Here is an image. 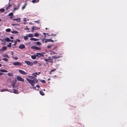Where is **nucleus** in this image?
Wrapping results in <instances>:
<instances>
[{
	"mask_svg": "<svg viewBox=\"0 0 127 127\" xmlns=\"http://www.w3.org/2000/svg\"><path fill=\"white\" fill-rule=\"evenodd\" d=\"M10 4V2H9L8 3V4H9L8 6H7L6 7V9L7 10L11 6V4Z\"/></svg>",
	"mask_w": 127,
	"mask_h": 127,
	"instance_id": "obj_22",
	"label": "nucleus"
},
{
	"mask_svg": "<svg viewBox=\"0 0 127 127\" xmlns=\"http://www.w3.org/2000/svg\"><path fill=\"white\" fill-rule=\"evenodd\" d=\"M38 55H32L31 56V58L33 59H36V57L38 56Z\"/></svg>",
	"mask_w": 127,
	"mask_h": 127,
	"instance_id": "obj_14",
	"label": "nucleus"
},
{
	"mask_svg": "<svg viewBox=\"0 0 127 127\" xmlns=\"http://www.w3.org/2000/svg\"><path fill=\"white\" fill-rule=\"evenodd\" d=\"M34 35L35 36L37 37L39 35V34L38 33H35L34 34Z\"/></svg>",
	"mask_w": 127,
	"mask_h": 127,
	"instance_id": "obj_40",
	"label": "nucleus"
},
{
	"mask_svg": "<svg viewBox=\"0 0 127 127\" xmlns=\"http://www.w3.org/2000/svg\"><path fill=\"white\" fill-rule=\"evenodd\" d=\"M35 87H33V90H34L35 89Z\"/></svg>",
	"mask_w": 127,
	"mask_h": 127,
	"instance_id": "obj_60",
	"label": "nucleus"
},
{
	"mask_svg": "<svg viewBox=\"0 0 127 127\" xmlns=\"http://www.w3.org/2000/svg\"><path fill=\"white\" fill-rule=\"evenodd\" d=\"M7 89H3L1 90V92H3L5 91H7Z\"/></svg>",
	"mask_w": 127,
	"mask_h": 127,
	"instance_id": "obj_45",
	"label": "nucleus"
},
{
	"mask_svg": "<svg viewBox=\"0 0 127 127\" xmlns=\"http://www.w3.org/2000/svg\"><path fill=\"white\" fill-rule=\"evenodd\" d=\"M11 32L13 34H17L19 33V32H18L15 31H12Z\"/></svg>",
	"mask_w": 127,
	"mask_h": 127,
	"instance_id": "obj_18",
	"label": "nucleus"
},
{
	"mask_svg": "<svg viewBox=\"0 0 127 127\" xmlns=\"http://www.w3.org/2000/svg\"><path fill=\"white\" fill-rule=\"evenodd\" d=\"M61 56H53L52 57V58L53 59H58V58H60Z\"/></svg>",
	"mask_w": 127,
	"mask_h": 127,
	"instance_id": "obj_13",
	"label": "nucleus"
},
{
	"mask_svg": "<svg viewBox=\"0 0 127 127\" xmlns=\"http://www.w3.org/2000/svg\"><path fill=\"white\" fill-rule=\"evenodd\" d=\"M33 64H36L37 63V62L36 61H34L33 62H32Z\"/></svg>",
	"mask_w": 127,
	"mask_h": 127,
	"instance_id": "obj_48",
	"label": "nucleus"
},
{
	"mask_svg": "<svg viewBox=\"0 0 127 127\" xmlns=\"http://www.w3.org/2000/svg\"><path fill=\"white\" fill-rule=\"evenodd\" d=\"M7 75L9 76H13V73H7Z\"/></svg>",
	"mask_w": 127,
	"mask_h": 127,
	"instance_id": "obj_24",
	"label": "nucleus"
},
{
	"mask_svg": "<svg viewBox=\"0 0 127 127\" xmlns=\"http://www.w3.org/2000/svg\"><path fill=\"white\" fill-rule=\"evenodd\" d=\"M5 40L8 42H9L10 41V39L8 38H6L5 39Z\"/></svg>",
	"mask_w": 127,
	"mask_h": 127,
	"instance_id": "obj_26",
	"label": "nucleus"
},
{
	"mask_svg": "<svg viewBox=\"0 0 127 127\" xmlns=\"http://www.w3.org/2000/svg\"><path fill=\"white\" fill-rule=\"evenodd\" d=\"M12 57L13 59L15 60H17L18 59V58L17 56L15 57L13 56Z\"/></svg>",
	"mask_w": 127,
	"mask_h": 127,
	"instance_id": "obj_33",
	"label": "nucleus"
},
{
	"mask_svg": "<svg viewBox=\"0 0 127 127\" xmlns=\"http://www.w3.org/2000/svg\"><path fill=\"white\" fill-rule=\"evenodd\" d=\"M2 66V65L0 64V67H1Z\"/></svg>",
	"mask_w": 127,
	"mask_h": 127,
	"instance_id": "obj_62",
	"label": "nucleus"
},
{
	"mask_svg": "<svg viewBox=\"0 0 127 127\" xmlns=\"http://www.w3.org/2000/svg\"><path fill=\"white\" fill-rule=\"evenodd\" d=\"M10 19H12V16H11L10 17Z\"/></svg>",
	"mask_w": 127,
	"mask_h": 127,
	"instance_id": "obj_59",
	"label": "nucleus"
},
{
	"mask_svg": "<svg viewBox=\"0 0 127 127\" xmlns=\"http://www.w3.org/2000/svg\"><path fill=\"white\" fill-rule=\"evenodd\" d=\"M28 77L30 79H32L34 78V77L31 76H29Z\"/></svg>",
	"mask_w": 127,
	"mask_h": 127,
	"instance_id": "obj_44",
	"label": "nucleus"
},
{
	"mask_svg": "<svg viewBox=\"0 0 127 127\" xmlns=\"http://www.w3.org/2000/svg\"><path fill=\"white\" fill-rule=\"evenodd\" d=\"M14 93L15 94H18V91L17 90H14Z\"/></svg>",
	"mask_w": 127,
	"mask_h": 127,
	"instance_id": "obj_39",
	"label": "nucleus"
},
{
	"mask_svg": "<svg viewBox=\"0 0 127 127\" xmlns=\"http://www.w3.org/2000/svg\"><path fill=\"white\" fill-rule=\"evenodd\" d=\"M39 93L40 94L42 95H44V93L42 91H40L39 92Z\"/></svg>",
	"mask_w": 127,
	"mask_h": 127,
	"instance_id": "obj_31",
	"label": "nucleus"
},
{
	"mask_svg": "<svg viewBox=\"0 0 127 127\" xmlns=\"http://www.w3.org/2000/svg\"><path fill=\"white\" fill-rule=\"evenodd\" d=\"M51 53L50 54L51 55H53L55 54H56V53L55 52L53 51H51Z\"/></svg>",
	"mask_w": 127,
	"mask_h": 127,
	"instance_id": "obj_23",
	"label": "nucleus"
},
{
	"mask_svg": "<svg viewBox=\"0 0 127 127\" xmlns=\"http://www.w3.org/2000/svg\"><path fill=\"white\" fill-rule=\"evenodd\" d=\"M55 70H56L55 69H53L52 70H51V72H54V71H55Z\"/></svg>",
	"mask_w": 127,
	"mask_h": 127,
	"instance_id": "obj_51",
	"label": "nucleus"
},
{
	"mask_svg": "<svg viewBox=\"0 0 127 127\" xmlns=\"http://www.w3.org/2000/svg\"><path fill=\"white\" fill-rule=\"evenodd\" d=\"M45 40V38H43V39H42V41H43V42Z\"/></svg>",
	"mask_w": 127,
	"mask_h": 127,
	"instance_id": "obj_57",
	"label": "nucleus"
},
{
	"mask_svg": "<svg viewBox=\"0 0 127 127\" xmlns=\"http://www.w3.org/2000/svg\"><path fill=\"white\" fill-rule=\"evenodd\" d=\"M54 41L51 39H45V42L47 43L48 42H54Z\"/></svg>",
	"mask_w": 127,
	"mask_h": 127,
	"instance_id": "obj_9",
	"label": "nucleus"
},
{
	"mask_svg": "<svg viewBox=\"0 0 127 127\" xmlns=\"http://www.w3.org/2000/svg\"><path fill=\"white\" fill-rule=\"evenodd\" d=\"M36 55H38V57H40V56H43V53H37Z\"/></svg>",
	"mask_w": 127,
	"mask_h": 127,
	"instance_id": "obj_12",
	"label": "nucleus"
},
{
	"mask_svg": "<svg viewBox=\"0 0 127 127\" xmlns=\"http://www.w3.org/2000/svg\"><path fill=\"white\" fill-rule=\"evenodd\" d=\"M10 41L11 42H13V40H10Z\"/></svg>",
	"mask_w": 127,
	"mask_h": 127,
	"instance_id": "obj_63",
	"label": "nucleus"
},
{
	"mask_svg": "<svg viewBox=\"0 0 127 127\" xmlns=\"http://www.w3.org/2000/svg\"><path fill=\"white\" fill-rule=\"evenodd\" d=\"M2 60L6 62H8V60L7 59L5 58H3L2 59Z\"/></svg>",
	"mask_w": 127,
	"mask_h": 127,
	"instance_id": "obj_29",
	"label": "nucleus"
},
{
	"mask_svg": "<svg viewBox=\"0 0 127 127\" xmlns=\"http://www.w3.org/2000/svg\"><path fill=\"white\" fill-rule=\"evenodd\" d=\"M10 37L11 39H13V38L12 36H10Z\"/></svg>",
	"mask_w": 127,
	"mask_h": 127,
	"instance_id": "obj_55",
	"label": "nucleus"
},
{
	"mask_svg": "<svg viewBox=\"0 0 127 127\" xmlns=\"http://www.w3.org/2000/svg\"><path fill=\"white\" fill-rule=\"evenodd\" d=\"M14 53L13 51H11V54L12 55H14Z\"/></svg>",
	"mask_w": 127,
	"mask_h": 127,
	"instance_id": "obj_49",
	"label": "nucleus"
},
{
	"mask_svg": "<svg viewBox=\"0 0 127 127\" xmlns=\"http://www.w3.org/2000/svg\"><path fill=\"white\" fill-rule=\"evenodd\" d=\"M19 72L21 74H23V75H26L27 74V73H26L24 71L20 70L19 69Z\"/></svg>",
	"mask_w": 127,
	"mask_h": 127,
	"instance_id": "obj_8",
	"label": "nucleus"
},
{
	"mask_svg": "<svg viewBox=\"0 0 127 127\" xmlns=\"http://www.w3.org/2000/svg\"><path fill=\"white\" fill-rule=\"evenodd\" d=\"M40 81L43 83H45V81L43 80H40Z\"/></svg>",
	"mask_w": 127,
	"mask_h": 127,
	"instance_id": "obj_37",
	"label": "nucleus"
},
{
	"mask_svg": "<svg viewBox=\"0 0 127 127\" xmlns=\"http://www.w3.org/2000/svg\"><path fill=\"white\" fill-rule=\"evenodd\" d=\"M7 47L4 46L0 50V51H3L6 50Z\"/></svg>",
	"mask_w": 127,
	"mask_h": 127,
	"instance_id": "obj_10",
	"label": "nucleus"
},
{
	"mask_svg": "<svg viewBox=\"0 0 127 127\" xmlns=\"http://www.w3.org/2000/svg\"><path fill=\"white\" fill-rule=\"evenodd\" d=\"M47 34L48 36H50V35H51V36H54V35H53V34H52V35H50L48 33H47Z\"/></svg>",
	"mask_w": 127,
	"mask_h": 127,
	"instance_id": "obj_52",
	"label": "nucleus"
},
{
	"mask_svg": "<svg viewBox=\"0 0 127 127\" xmlns=\"http://www.w3.org/2000/svg\"><path fill=\"white\" fill-rule=\"evenodd\" d=\"M43 34L45 35L46 34V33H43Z\"/></svg>",
	"mask_w": 127,
	"mask_h": 127,
	"instance_id": "obj_64",
	"label": "nucleus"
},
{
	"mask_svg": "<svg viewBox=\"0 0 127 127\" xmlns=\"http://www.w3.org/2000/svg\"><path fill=\"white\" fill-rule=\"evenodd\" d=\"M27 20V19L26 18H24L23 19V21L24 22H26Z\"/></svg>",
	"mask_w": 127,
	"mask_h": 127,
	"instance_id": "obj_47",
	"label": "nucleus"
},
{
	"mask_svg": "<svg viewBox=\"0 0 127 127\" xmlns=\"http://www.w3.org/2000/svg\"><path fill=\"white\" fill-rule=\"evenodd\" d=\"M39 29V28H37L35 27V26H34L32 28V29L33 30H37V29Z\"/></svg>",
	"mask_w": 127,
	"mask_h": 127,
	"instance_id": "obj_27",
	"label": "nucleus"
},
{
	"mask_svg": "<svg viewBox=\"0 0 127 127\" xmlns=\"http://www.w3.org/2000/svg\"><path fill=\"white\" fill-rule=\"evenodd\" d=\"M36 44L39 46H40L42 45V44L39 42H36Z\"/></svg>",
	"mask_w": 127,
	"mask_h": 127,
	"instance_id": "obj_25",
	"label": "nucleus"
},
{
	"mask_svg": "<svg viewBox=\"0 0 127 127\" xmlns=\"http://www.w3.org/2000/svg\"><path fill=\"white\" fill-rule=\"evenodd\" d=\"M28 37L27 35V36H25L24 37V39L25 40H26L28 39Z\"/></svg>",
	"mask_w": 127,
	"mask_h": 127,
	"instance_id": "obj_38",
	"label": "nucleus"
},
{
	"mask_svg": "<svg viewBox=\"0 0 127 127\" xmlns=\"http://www.w3.org/2000/svg\"><path fill=\"white\" fill-rule=\"evenodd\" d=\"M12 64L14 66H21L22 65V63L18 61L13 63Z\"/></svg>",
	"mask_w": 127,
	"mask_h": 127,
	"instance_id": "obj_2",
	"label": "nucleus"
},
{
	"mask_svg": "<svg viewBox=\"0 0 127 127\" xmlns=\"http://www.w3.org/2000/svg\"><path fill=\"white\" fill-rule=\"evenodd\" d=\"M31 48L33 49H35L36 50H39L41 49V48L39 47L36 46H32L31 47Z\"/></svg>",
	"mask_w": 127,
	"mask_h": 127,
	"instance_id": "obj_7",
	"label": "nucleus"
},
{
	"mask_svg": "<svg viewBox=\"0 0 127 127\" xmlns=\"http://www.w3.org/2000/svg\"><path fill=\"white\" fill-rule=\"evenodd\" d=\"M36 23H39V22L38 21H34Z\"/></svg>",
	"mask_w": 127,
	"mask_h": 127,
	"instance_id": "obj_53",
	"label": "nucleus"
},
{
	"mask_svg": "<svg viewBox=\"0 0 127 127\" xmlns=\"http://www.w3.org/2000/svg\"><path fill=\"white\" fill-rule=\"evenodd\" d=\"M4 9H3V8H2V9H0V11H1L2 12H4Z\"/></svg>",
	"mask_w": 127,
	"mask_h": 127,
	"instance_id": "obj_43",
	"label": "nucleus"
},
{
	"mask_svg": "<svg viewBox=\"0 0 127 127\" xmlns=\"http://www.w3.org/2000/svg\"><path fill=\"white\" fill-rule=\"evenodd\" d=\"M17 80L20 81L24 82V79H22L21 77L19 76H18L16 77Z\"/></svg>",
	"mask_w": 127,
	"mask_h": 127,
	"instance_id": "obj_4",
	"label": "nucleus"
},
{
	"mask_svg": "<svg viewBox=\"0 0 127 127\" xmlns=\"http://www.w3.org/2000/svg\"><path fill=\"white\" fill-rule=\"evenodd\" d=\"M26 79L28 81V82L30 83L32 86H33V85L35 84V82L37 83L38 82L37 80H35V79H30L27 78H26Z\"/></svg>",
	"mask_w": 127,
	"mask_h": 127,
	"instance_id": "obj_1",
	"label": "nucleus"
},
{
	"mask_svg": "<svg viewBox=\"0 0 127 127\" xmlns=\"http://www.w3.org/2000/svg\"><path fill=\"white\" fill-rule=\"evenodd\" d=\"M27 35L28 37H33V35L32 34H28Z\"/></svg>",
	"mask_w": 127,
	"mask_h": 127,
	"instance_id": "obj_21",
	"label": "nucleus"
},
{
	"mask_svg": "<svg viewBox=\"0 0 127 127\" xmlns=\"http://www.w3.org/2000/svg\"><path fill=\"white\" fill-rule=\"evenodd\" d=\"M30 39L31 40H33V41H37L38 40H39V39H36V38H31Z\"/></svg>",
	"mask_w": 127,
	"mask_h": 127,
	"instance_id": "obj_16",
	"label": "nucleus"
},
{
	"mask_svg": "<svg viewBox=\"0 0 127 127\" xmlns=\"http://www.w3.org/2000/svg\"><path fill=\"white\" fill-rule=\"evenodd\" d=\"M2 57H6L7 58H9V56L7 55V54H3L2 55Z\"/></svg>",
	"mask_w": 127,
	"mask_h": 127,
	"instance_id": "obj_11",
	"label": "nucleus"
},
{
	"mask_svg": "<svg viewBox=\"0 0 127 127\" xmlns=\"http://www.w3.org/2000/svg\"><path fill=\"white\" fill-rule=\"evenodd\" d=\"M24 29L25 30H29V28L27 27H26V28H24Z\"/></svg>",
	"mask_w": 127,
	"mask_h": 127,
	"instance_id": "obj_50",
	"label": "nucleus"
},
{
	"mask_svg": "<svg viewBox=\"0 0 127 127\" xmlns=\"http://www.w3.org/2000/svg\"><path fill=\"white\" fill-rule=\"evenodd\" d=\"M8 16H13V14L11 12L9 13L8 15Z\"/></svg>",
	"mask_w": 127,
	"mask_h": 127,
	"instance_id": "obj_34",
	"label": "nucleus"
},
{
	"mask_svg": "<svg viewBox=\"0 0 127 127\" xmlns=\"http://www.w3.org/2000/svg\"><path fill=\"white\" fill-rule=\"evenodd\" d=\"M52 46L51 45H48L47 46V47L48 48H51L52 47Z\"/></svg>",
	"mask_w": 127,
	"mask_h": 127,
	"instance_id": "obj_41",
	"label": "nucleus"
},
{
	"mask_svg": "<svg viewBox=\"0 0 127 127\" xmlns=\"http://www.w3.org/2000/svg\"><path fill=\"white\" fill-rule=\"evenodd\" d=\"M39 1V0H32V3H37Z\"/></svg>",
	"mask_w": 127,
	"mask_h": 127,
	"instance_id": "obj_20",
	"label": "nucleus"
},
{
	"mask_svg": "<svg viewBox=\"0 0 127 127\" xmlns=\"http://www.w3.org/2000/svg\"><path fill=\"white\" fill-rule=\"evenodd\" d=\"M11 43H9L7 45V47H11Z\"/></svg>",
	"mask_w": 127,
	"mask_h": 127,
	"instance_id": "obj_35",
	"label": "nucleus"
},
{
	"mask_svg": "<svg viewBox=\"0 0 127 127\" xmlns=\"http://www.w3.org/2000/svg\"><path fill=\"white\" fill-rule=\"evenodd\" d=\"M29 24H32V23L31 22H30L29 23Z\"/></svg>",
	"mask_w": 127,
	"mask_h": 127,
	"instance_id": "obj_61",
	"label": "nucleus"
},
{
	"mask_svg": "<svg viewBox=\"0 0 127 127\" xmlns=\"http://www.w3.org/2000/svg\"><path fill=\"white\" fill-rule=\"evenodd\" d=\"M26 5V3L22 7V10H23L24 8H25Z\"/></svg>",
	"mask_w": 127,
	"mask_h": 127,
	"instance_id": "obj_30",
	"label": "nucleus"
},
{
	"mask_svg": "<svg viewBox=\"0 0 127 127\" xmlns=\"http://www.w3.org/2000/svg\"><path fill=\"white\" fill-rule=\"evenodd\" d=\"M3 73H2L0 72V75H1L3 74Z\"/></svg>",
	"mask_w": 127,
	"mask_h": 127,
	"instance_id": "obj_58",
	"label": "nucleus"
},
{
	"mask_svg": "<svg viewBox=\"0 0 127 127\" xmlns=\"http://www.w3.org/2000/svg\"><path fill=\"white\" fill-rule=\"evenodd\" d=\"M36 87H37V88H39V86L38 85H36Z\"/></svg>",
	"mask_w": 127,
	"mask_h": 127,
	"instance_id": "obj_54",
	"label": "nucleus"
},
{
	"mask_svg": "<svg viewBox=\"0 0 127 127\" xmlns=\"http://www.w3.org/2000/svg\"><path fill=\"white\" fill-rule=\"evenodd\" d=\"M25 63L27 65L30 66H32L33 65V63L29 61H25Z\"/></svg>",
	"mask_w": 127,
	"mask_h": 127,
	"instance_id": "obj_3",
	"label": "nucleus"
},
{
	"mask_svg": "<svg viewBox=\"0 0 127 127\" xmlns=\"http://www.w3.org/2000/svg\"><path fill=\"white\" fill-rule=\"evenodd\" d=\"M20 5L19 4H18V6L17 7H14V10H15L18 9L19 8Z\"/></svg>",
	"mask_w": 127,
	"mask_h": 127,
	"instance_id": "obj_19",
	"label": "nucleus"
},
{
	"mask_svg": "<svg viewBox=\"0 0 127 127\" xmlns=\"http://www.w3.org/2000/svg\"><path fill=\"white\" fill-rule=\"evenodd\" d=\"M37 72H35L34 73H32V75L33 76L36 77L37 75Z\"/></svg>",
	"mask_w": 127,
	"mask_h": 127,
	"instance_id": "obj_28",
	"label": "nucleus"
},
{
	"mask_svg": "<svg viewBox=\"0 0 127 127\" xmlns=\"http://www.w3.org/2000/svg\"><path fill=\"white\" fill-rule=\"evenodd\" d=\"M17 42H16V41H15V43L14 44H13V46H14V47H15V46H16V45L17 44Z\"/></svg>",
	"mask_w": 127,
	"mask_h": 127,
	"instance_id": "obj_42",
	"label": "nucleus"
},
{
	"mask_svg": "<svg viewBox=\"0 0 127 127\" xmlns=\"http://www.w3.org/2000/svg\"><path fill=\"white\" fill-rule=\"evenodd\" d=\"M11 30L10 29H7L6 30V31L7 32H9Z\"/></svg>",
	"mask_w": 127,
	"mask_h": 127,
	"instance_id": "obj_32",
	"label": "nucleus"
},
{
	"mask_svg": "<svg viewBox=\"0 0 127 127\" xmlns=\"http://www.w3.org/2000/svg\"><path fill=\"white\" fill-rule=\"evenodd\" d=\"M16 41V42H20V40L19 39H17L15 41Z\"/></svg>",
	"mask_w": 127,
	"mask_h": 127,
	"instance_id": "obj_46",
	"label": "nucleus"
},
{
	"mask_svg": "<svg viewBox=\"0 0 127 127\" xmlns=\"http://www.w3.org/2000/svg\"><path fill=\"white\" fill-rule=\"evenodd\" d=\"M44 60L45 61L48 62L53 63L52 59L50 58L45 59Z\"/></svg>",
	"mask_w": 127,
	"mask_h": 127,
	"instance_id": "obj_6",
	"label": "nucleus"
},
{
	"mask_svg": "<svg viewBox=\"0 0 127 127\" xmlns=\"http://www.w3.org/2000/svg\"><path fill=\"white\" fill-rule=\"evenodd\" d=\"M18 48L21 49H23L25 48V46L23 44H21L19 46Z\"/></svg>",
	"mask_w": 127,
	"mask_h": 127,
	"instance_id": "obj_5",
	"label": "nucleus"
},
{
	"mask_svg": "<svg viewBox=\"0 0 127 127\" xmlns=\"http://www.w3.org/2000/svg\"><path fill=\"white\" fill-rule=\"evenodd\" d=\"M0 71L2 72H7V71L6 70L4 69H0Z\"/></svg>",
	"mask_w": 127,
	"mask_h": 127,
	"instance_id": "obj_17",
	"label": "nucleus"
},
{
	"mask_svg": "<svg viewBox=\"0 0 127 127\" xmlns=\"http://www.w3.org/2000/svg\"><path fill=\"white\" fill-rule=\"evenodd\" d=\"M28 23V22H24V24H26Z\"/></svg>",
	"mask_w": 127,
	"mask_h": 127,
	"instance_id": "obj_56",
	"label": "nucleus"
},
{
	"mask_svg": "<svg viewBox=\"0 0 127 127\" xmlns=\"http://www.w3.org/2000/svg\"><path fill=\"white\" fill-rule=\"evenodd\" d=\"M11 25L12 26H14L15 25H16L17 26H19V24H11Z\"/></svg>",
	"mask_w": 127,
	"mask_h": 127,
	"instance_id": "obj_36",
	"label": "nucleus"
},
{
	"mask_svg": "<svg viewBox=\"0 0 127 127\" xmlns=\"http://www.w3.org/2000/svg\"><path fill=\"white\" fill-rule=\"evenodd\" d=\"M13 20L14 21H16L17 22H20V18H18L17 19H13Z\"/></svg>",
	"mask_w": 127,
	"mask_h": 127,
	"instance_id": "obj_15",
	"label": "nucleus"
}]
</instances>
